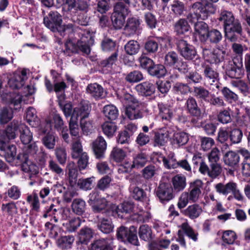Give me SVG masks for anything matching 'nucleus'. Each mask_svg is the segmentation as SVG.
Listing matches in <instances>:
<instances>
[{"mask_svg": "<svg viewBox=\"0 0 250 250\" xmlns=\"http://www.w3.org/2000/svg\"><path fill=\"white\" fill-rule=\"evenodd\" d=\"M72 158H77L81 153H84L80 138L73 139L71 145Z\"/></svg>", "mask_w": 250, "mask_h": 250, "instance_id": "49530a36", "label": "nucleus"}, {"mask_svg": "<svg viewBox=\"0 0 250 250\" xmlns=\"http://www.w3.org/2000/svg\"><path fill=\"white\" fill-rule=\"evenodd\" d=\"M234 183V182L232 181L229 182L226 184L219 183L214 186V188L219 194L226 196L231 193Z\"/></svg>", "mask_w": 250, "mask_h": 250, "instance_id": "2f4dec72", "label": "nucleus"}, {"mask_svg": "<svg viewBox=\"0 0 250 250\" xmlns=\"http://www.w3.org/2000/svg\"><path fill=\"white\" fill-rule=\"evenodd\" d=\"M221 92L226 101L229 103H236L239 100L238 95L227 87H224Z\"/></svg>", "mask_w": 250, "mask_h": 250, "instance_id": "a19ab883", "label": "nucleus"}, {"mask_svg": "<svg viewBox=\"0 0 250 250\" xmlns=\"http://www.w3.org/2000/svg\"><path fill=\"white\" fill-rule=\"evenodd\" d=\"M158 106L159 115L163 121L171 122L174 116L175 109L170 105L163 103H159Z\"/></svg>", "mask_w": 250, "mask_h": 250, "instance_id": "6ab92c4d", "label": "nucleus"}, {"mask_svg": "<svg viewBox=\"0 0 250 250\" xmlns=\"http://www.w3.org/2000/svg\"><path fill=\"white\" fill-rule=\"evenodd\" d=\"M124 49L127 54L132 56L138 53L140 46L136 41L130 40L125 44Z\"/></svg>", "mask_w": 250, "mask_h": 250, "instance_id": "58836bf2", "label": "nucleus"}, {"mask_svg": "<svg viewBox=\"0 0 250 250\" xmlns=\"http://www.w3.org/2000/svg\"><path fill=\"white\" fill-rule=\"evenodd\" d=\"M139 236L141 239L145 241H150L151 239L152 231L147 225H143L140 227Z\"/></svg>", "mask_w": 250, "mask_h": 250, "instance_id": "de8ad7c7", "label": "nucleus"}, {"mask_svg": "<svg viewBox=\"0 0 250 250\" xmlns=\"http://www.w3.org/2000/svg\"><path fill=\"white\" fill-rule=\"evenodd\" d=\"M135 89L139 95L149 96L154 93L155 87L152 83L146 81L137 84L135 86Z\"/></svg>", "mask_w": 250, "mask_h": 250, "instance_id": "412c9836", "label": "nucleus"}, {"mask_svg": "<svg viewBox=\"0 0 250 250\" xmlns=\"http://www.w3.org/2000/svg\"><path fill=\"white\" fill-rule=\"evenodd\" d=\"M222 34L220 31L212 29L208 30L206 38L202 42H206L208 40L211 43L217 44L222 40Z\"/></svg>", "mask_w": 250, "mask_h": 250, "instance_id": "c85d7f7f", "label": "nucleus"}, {"mask_svg": "<svg viewBox=\"0 0 250 250\" xmlns=\"http://www.w3.org/2000/svg\"><path fill=\"white\" fill-rule=\"evenodd\" d=\"M103 112L105 117L111 121L117 119L119 115L118 109L112 104L105 105L103 108Z\"/></svg>", "mask_w": 250, "mask_h": 250, "instance_id": "7c9ffc66", "label": "nucleus"}, {"mask_svg": "<svg viewBox=\"0 0 250 250\" xmlns=\"http://www.w3.org/2000/svg\"><path fill=\"white\" fill-rule=\"evenodd\" d=\"M192 12L187 16L189 22L194 25L199 20H205L215 13L216 7L207 0H201L194 2L191 6Z\"/></svg>", "mask_w": 250, "mask_h": 250, "instance_id": "f03ea898", "label": "nucleus"}, {"mask_svg": "<svg viewBox=\"0 0 250 250\" xmlns=\"http://www.w3.org/2000/svg\"><path fill=\"white\" fill-rule=\"evenodd\" d=\"M144 79L143 73L138 70L130 72L125 77V80L131 83H137Z\"/></svg>", "mask_w": 250, "mask_h": 250, "instance_id": "680f3d73", "label": "nucleus"}, {"mask_svg": "<svg viewBox=\"0 0 250 250\" xmlns=\"http://www.w3.org/2000/svg\"><path fill=\"white\" fill-rule=\"evenodd\" d=\"M77 33L80 39L76 44L71 40L67 41L64 44L63 52L67 56L79 53L80 51L88 55L91 51L90 46L94 44V36L89 31L79 29Z\"/></svg>", "mask_w": 250, "mask_h": 250, "instance_id": "f257e3e1", "label": "nucleus"}, {"mask_svg": "<svg viewBox=\"0 0 250 250\" xmlns=\"http://www.w3.org/2000/svg\"><path fill=\"white\" fill-rule=\"evenodd\" d=\"M98 229L103 233L108 234L112 232L114 229V225L110 219L103 218L98 222Z\"/></svg>", "mask_w": 250, "mask_h": 250, "instance_id": "cd10ccee", "label": "nucleus"}, {"mask_svg": "<svg viewBox=\"0 0 250 250\" xmlns=\"http://www.w3.org/2000/svg\"><path fill=\"white\" fill-rule=\"evenodd\" d=\"M30 71L27 68H19L17 78V89L22 87L28 80Z\"/></svg>", "mask_w": 250, "mask_h": 250, "instance_id": "72a5a7b5", "label": "nucleus"}, {"mask_svg": "<svg viewBox=\"0 0 250 250\" xmlns=\"http://www.w3.org/2000/svg\"><path fill=\"white\" fill-rule=\"evenodd\" d=\"M135 106L129 105L126 107L125 114L130 120L141 119L143 117V112Z\"/></svg>", "mask_w": 250, "mask_h": 250, "instance_id": "c9c22d12", "label": "nucleus"}, {"mask_svg": "<svg viewBox=\"0 0 250 250\" xmlns=\"http://www.w3.org/2000/svg\"><path fill=\"white\" fill-rule=\"evenodd\" d=\"M16 155V146L11 145L8 146L4 149V157L7 162L9 163H14L15 160Z\"/></svg>", "mask_w": 250, "mask_h": 250, "instance_id": "bf43d9fd", "label": "nucleus"}, {"mask_svg": "<svg viewBox=\"0 0 250 250\" xmlns=\"http://www.w3.org/2000/svg\"><path fill=\"white\" fill-rule=\"evenodd\" d=\"M28 153L26 151L23 154H19L17 156V159L20 160L22 163L21 165V168L22 170L25 172H29L30 170V166L31 163L28 161Z\"/></svg>", "mask_w": 250, "mask_h": 250, "instance_id": "0e129e2a", "label": "nucleus"}, {"mask_svg": "<svg viewBox=\"0 0 250 250\" xmlns=\"http://www.w3.org/2000/svg\"><path fill=\"white\" fill-rule=\"evenodd\" d=\"M17 132L21 143L26 146L25 151L31 154L35 153L38 150V147L35 143L29 144L32 140L33 135L29 128L25 125L21 124L17 126Z\"/></svg>", "mask_w": 250, "mask_h": 250, "instance_id": "20e7f679", "label": "nucleus"}, {"mask_svg": "<svg viewBox=\"0 0 250 250\" xmlns=\"http://www.w3.org/2000/svg\"><path fill=\"white\" fill-rule=\"evenodd\" d=\"M79 235L81 243L86 244L93 237V232L90 228L84 227L80 230Z\"/></svg>", "mask_w": 250, "mask_h": 250, "instance_id": "a18cd8bd", "label": "nucleus"}, {"mask_svg": "<svg viewBox=\"0 0 250 250\" xmlns=\"http://www.w3.org/2000/svg\"><path fill=\"white\" fill-rule=\"evenodd\" d=\"M130 191L132 198L136 200L142 201L146 197L144 190L138 187L130 188Z\"/></svg>", "mask_w": 250, "mask_h": 250, "instance_id": "774afa93", "label": "nucleus"}, {"mask_svg": "<svg viewBox=\"0 0 250 250\" xmlns=\"http://www.w3.org/2000/svg\"><path fill=\"white\" fill-rule=\"evenodd\" d=\"M129 12V5L120 1L115 4L113 13L126 17Z\"/></svg>", "mask_w": 250, "mask_h": 250, "instance_id": "37998d69", "label": "nucleus"}, {"mask_svg": "<svg viewBox=\"0 0 250 250\" xmlns=\"http://www.w3.org/2000/svg\"><path fill=\"white\" fill-rule=\"evenodd\" d=\"M113 243L111 237L100 239L91 244V250H112Z\"/></svg>", "mask_w": 250, "mask_h": 250, "instance_id": "aec40b11", "label": "nucleus"}, {"mask_svg": "<svg viewBox=\"0 0 250 250\" xmlns=\"http://www.w3.org/2000/svg\"><path fill=\"white\" fill-rule=\"evenodd\" d=\"M177 46L181 55L186 60H191L197 55L195 47L184 40H179Z\"/></svg>", "mask_w": 250, "mask_h": 250, "instance_id": "1a4fd4ad", "label": "nucleus"}, {"mask_svg": "<svg viewBox=\"0 0 250 250\" xmlns=\"http://www.w3.org/2000/svg\"><path fill=\"white\" fill-rule=\"evenodd\" d=\"M201 169L202 174H207L212 179L216 178L221 174L222 171V167L218 163H210L209 167H208L206 164H204Z\"/></svg>", "mask_w": 250, "mask_h": 250, "instance_id": "2eb2a0df", "label": "nucleus"}, {"mask_svg": "<svg viewBox=\"0 0 250 250\" xmlns=\"http://www.w3.org/2000/svg\"><path fill=\"white\" fill-rule=\"evenodd\" d=\"M71 208L73 211L76 214L79 215H83L85 211V202L80 198L75 199L73 201Z\"/></svg>", "mask_w": 250, "mask_h": 250, "instance_id": "473e14b6", "label": "nucleus"}, {"mask_svg": "<svg viewBox=\"0 0 250 250\" xmlns=\"http://www.w3.org/2000/svg\"><path fill=\"white\" fill-rule=\"evenodd\" d=\"M188 141V134L184 132H176L174 133L173 137V142L177 144L178 146H183L185 145Z\"/></svg>", "mask_w": 250, "mask_h": 250, "instance_id": "052dcab7", "label": "nucleus"}, {"mask_svg": "<svg viewBox=\"0 0 250 250\" xmlns=\"http://www.w3.org/2000/svg\"><path fill=\"white\" fill-rule=\"evenodd\" d=\"M102 129L104 134L108 137L113 136L117 130V126L113 122H105L102 125Z\"/></svg>", "mask_w": 250, "mask_h": 250, "instance_id": "6e6d98bb", "label": "nucleus"}, {"mask_svg": "<svg viewBox=\"0 0 250 250\" xmlns=\"http://www.w3.org/2000/svg\"><path fill=\"white\" fill-rule=\"evenodd\" d=\"M185 107L188 113L191 116L200 118L202 116V110L198 106L197 103L194 98L190 96L187 100Z\"/></svg>", "mask_w": 250, "mask_h": 250, "instance_id": "a211bd4d", "label": "nucleus"}, {"mask_svg": "<svg viewBox=\"0 0 250 250\" xmlns=\"http://www.w3.org/2000/svg\"><path fill=\"white\" fill-rule=\"evenodd\" d=\"M126 17L120 15L113 13L111 16V20L113 26L116 29H120L124 26Z\"/></svg>", "mask_w": 250, "mask_h": 250, "instance_id": "5fc2aeb1", "label": "nucleus"}, {"mask_svg": "<svg viewBox=\"0 0 250 250\" xmlns=\"http://www.w3.org/2000/svg\"><path fill=\"white\" fill-rule=\"evenodd\" d=\"M202 54L207 61L211 63L218 64L223 62L228 55L227 45H218L213 50L206 47L203 48Z\"/></svg>", "mask_w": 250, "mask_h": 250, "instance_id": "7ed1b4c3", "label": "nucleus"}, {"mask_svg": "<svg viewBox=\"0 0 250 250\" xmlns=\"http://www.w3.org/2000/svg\"><path fill=\"white\" fill-rule=\"evenodd\" d=\"M195 31L199 35L201 41H203L206 38V36L208 31V25L204 21H200L196 23L194 25Z\"/></svg>", "mask_w": 250, "mask_h": 250, "instance_id": "4c0bfd02", "label": "nucleus"}, {"mask_svg": "<svg viewBox=\"0 0 250 250\" xmlns=\"http://www.w3.org/2000/svg\"><path fill=\"white\" fill-rule=\"evenodd\" d=\"M27 201L30 204L32 209L38 212L40 209V202L39 197L36 193H33L27 196Z\"/></svg>", "mask_w": 250, "mask_h": 250, "instance_id": "69168bd1", "label": "nucleus"}, {"mask_svg": "<svg viewBox=\"0 0 250 250\" xmlns=\"http://www.w3.org/2000/svg\"><path fill=\"white\" fill-rule=\"evenodd\" d=\"M25 118L27 122L32 126L37 125L40 123V119L36 115V110L32 107H29L27 109Z\"/></svg>", "mask_w": 250, "mask_h": 250, "instance_id": "79ce46f5", "label": "nucleus"}, {"mask_svg": "<svg viewBox=\"0 0 250 250\" xmlns=\"http://www.w3.org/2000/svg\"><path fill=\"white\" fill-rule=\"evenodd\" d=\"M137 233V228L133 226L129 228L121 226L117 229L116 236L117 239L122 242L138 246L139 242Z\"/></svg>", "mask_w": 250, "mask_h": 250, "instance_id": "39448f33", "label": "nucleus"}, {"mask_svg": "<svg viewBox=\"0 0 250 250\" xmlns=\"http://www.w3.org/2000/svg\"><path fill=\"white\" fill-rule=\"evenodd\" d=\"M77 121L78 120L76 118L71 117L69 127L71 135L75 137L76 138H80V129Z\"/></svg>", "mask_w": 250, "mask_h": 250, "instance_id": "e2e57ef3", "label": "nucleus"}, {"mask_svg": "<svg viewBox=\"0 0 250 250\" xmlns=\"http://www.w3.org/2000/svg\"><path fill=\"white\" fill-rule=\"evenodd\" d=\"M86 92L92 97L98 100L104 97V90L103 87L97 83H90L88 84L86 88Z\"/></svg>", "mask_w": 250, "mask_h": 250, "instance_id": "4be33fe9", "label": "nucleus"}, {"mask_svg": "<svg viewBox=\"0 0 250 250\" xmlns=\"http://www.w3.org/2000/svg\"><path fill=\"white\" fill-rule=\"evenodd\" d=\"M156 195L162 203L168 202L173 198V188L168 184H161L156 190Z\"/></svg>", "mask_w": 250, "mask_h": 250, "instance_id": "9b49d317", "label": "nucleus"}, {"mask_svg": "<svg viewBox=\"0 0 250 250\" xmlns=\"http://www.w3.org/2000/svg\"><path fill=\"white\" fill-rule=\"evenodd\" d=\"M121 101L126 107L134 105H136L137 106L139 104L138 100L129 93L124 94L121 97Z\"/></svg>", "mask_w": 250, "mask_h": 250, "instance_id": "338daca9", "label": "nucleus"}, {"mask_svg": "<svg viewBox=\"0 0 250 250\" xmlns=\"http://www.w3.org/2000/svg\"><path fill=\"white\" fill-rule=\"evenodd\" d=\"M201 207L196 204L189 206L183 211V214L191 219L197 218L202 212Z\"/></svg>", "mask_w": 250, "mask_h": 250, "instance_id": "b1692460", "label": "nucleus"}, {"mask_svg": "<svg viewBox=\"0 0 250 250\" xmlns=\"http://www.w3.org/2000/svg\"><path fill=\"white\" fill-rule=\"evenodd\" d=\"M170 10L175 16L179 17L186 11L185 5L179 0H174L170 4Z\"/></svg>", "mask_w": 250, "mask_h": 250, "instance_id": "f704fd0d", "label": "nucleus"}, {"mask_svg": "<svg viewBox=\"0 0 250 250\" xmlns=\"http://www.w3.org/2000/svg\"><path fill=\"white\" fill-rule=\"evenodd\" d=\"M101 48L103 51L106 52L117 50L116 42L108 38H105L102 40Z\"/></svg>", "mask_w": 250, "mask_h": 250, "instance_id": "8fccbe9b", "label": "nucleus"}, {"mask_svg": "<svg viewBox=\"0 0 250 250\" xmlns=\"http://www.w3.org/2000/svg\"><path fill=\"white\" fill-rule=\"evenodd\" d=\"M42 132L44 136L42 139V142L44 146L47 149L52 150L55 148L56 141L57 137L52 132H47V129H43Z\"/></svg>", "mask_w": 250, "mask_h": 250, "instance_id": "5701e85b", "label": "nucleus"}, {"mask_svg": "<svg viewBox=\"0 0 250 250\" xmlns=\"http://www.w3.org/2000/svg\"><path fill=\"white\" fill-rule=\"evenodd\" d=\"M194 96L198 99L207 102L211 93L206 88L202 86H194L193 90Z\"/></svg>", "mask_w": 250, "mask_h": 250, "instance_id": "c756f323", "label": "nucleus"}, {"mask_svg": "<svg viewBox=\"0 0 250 250\" xmlns=\"http://www.w3.org/2000/svg\"><path fill=\"white\" fill-rule=\"evenodd\" d=\"M126 157L125 152L121 148L114 147L110 153V158L116 162H121Z\"/></svg>", "mask_w": 250, "mask_h": 250, "instance_id": "864d4df0", "label": "nucleus"}, {"mask_svg": "<svg viewBox=\"0 0 250 250\" xmlns=\"http://www.w3.org/2000/svg\"><path fill=\"white\" fill-rule=\"evenodd\" d=\"M81 224V220L79 217L71 219L69 222L63 223L66 231L72 232L75 231Z\"/></svg>", "mask_w": 250, "mask_h": 250, "instance_id": "3c124183", "label": "nucleus"}, {"mask_svg": "<svg viewBox=\"0 0 250 250\" xmlns=\"http://www.w3.org/2000/svg\"><path fill=\"white\" fill-rule=\"evenodd\" d=\"M62 22V16L57 11H51L48 16L43 19V23L45 26L53 31L57 30Z\"/></svg>", "mask_w": 250, "mask_h": 250, "instance_id": "9d476101", "label": "nucleus"}, {"mask_svg": "<svg viewBox=\"0 0 250 250\" xmlns=\"http://www.w3.org/2000/svg\"><path fill=\"white\" fill-rule=\"evenodd\" d=\"M224 29L225 37L231 42H236L241 39L243 29L238 20L235 19L224 27Z\"/></svg>", "mask_w": 250, "mask_h": 250, "instance_id": "0eeeda50", "label": "nucleus"}, {"mask_svg": "<svg viewBox=\"0 0 250 250\" xmlns=\"http://www.w3.org/2000/svg\"><path fill=\"white\" fill-rule=\"evenodd\" d=\"M147 72L151 76L161 78L165 75L166 70L163 65L155 64L154 62L152 66L149 68Z\"/></svg>", "mask_w": 250, "mask_h": 250, "instance_id": "e433bc0d", "label": "nucleus"}, {"mask_svg": "<svg viewBox=\"0 0 250 250\" xmlns=\"http://www.w3.org/2000/svg\"><path fill=\"white\" fill-rule=\"evenodd\" d=\"M172 182L174 190L177 192L183 190L186 186V179L183 176L176 175L172 178Z\"/></svg>", "mask_w": 250, "mask_h": 250, "instance_id": "ea45409f", "label": "nucleus"}, {"mask_svg": "<svg viewBox=\"0 0 250 250\" xmlns=\"http://www.w3.org/2000/svg\"><path fill=\"white\" fill-rule=\"evenodd\" d=\"M231 85L237 88L244 96H248L250 94V87L248 83L244 80L237 78L230 82Z\"/></svg>", "mask_w": 250, "mask_h": 250, "instance_id": "393cba45", "label": "nucleus"}, {"mask_svg": "<svg viewBox=\"0 0 250 250\" xmlns=\"http://www.w3.org/2000/svg\"><path fill=\"white\" fill-rule=\"evenodd\" d=\"M203 75L210 85L214 86L217 89L220 88L219 74L217 71L207 65L204 67Z\"/></svg>", "mask_w": 250, "mask_h": 250, "instance_id": "ddd939ff", "label": "nucleus"}, {"mask_svg": "<svg viewBox=\"0 0 250 250\" xmlns=\"http://www.w3.org/2000/svg\"><path fill=\"white\" fill-rule=\"evenodd\" d=\"M189 26L188 21L184 19L178 20L174 24L175 31L178 34H183L188 31Z\"/></svg>", "mask_w": 250, "mask_h": 250, "instance_id": "603ef678", "label": "nucleus"}, {"mask_svg": "<svg viewBox=\"0 0 250 250\" xmlns=\"http://www.w3.org/2000/svg\"><path fill=\"white\" fill-rule=\"evenodd\" d=\"M223 160L224 163L230 167L236 166L240 161V157L238 153L233 151H229L225 153Z\"/></svg>", "mask_w": 250, "mask_h": 250, "instance_id": "bb28decb", "label": "nucleus"}, {"mask_svg": "<svg viewBox=\"0 0 250 250\" xmlns=\"http://www.w3.org/2000/svg\"><path fill=\"white\" fill-rule=\"evenodd\" d=\"M223 67L225 69L226 75L232 79L240 78L244 73L243 62L241 61L240 58L229 60L224 63Z\"/></svg>", "mask_w": 250, "mask_h": 250, "instance_id": "423d86ee", "label": "nucleus"}, {"mask_svg": "<svg viewBox=\"0 0 250 250\" xmlns=\"http://www.w3.org/2000/svg\"><path fill=\"white\" fill-rule=\"evenodd\" d=\"M106 146V143L102 136L98 137L93 142L92 148L96 158L101 159L104 157Z\"/></svg>", "mask_w": 250, "mask_h": 250, "instance_id": "f3484780", "label": "nucleus"}, {"mask_svg": "<svg viewBox=\"0 0 250 250\" xmlns=\"http://www.w3.org/2000/svg\"><path fill=\"white\" fill-rule=\"evenodd\" d=\"M91 107L87 101H82L74 108L71 117L78 120L79 117L81 119H86L88 117L91 111Z\"/></svg>", "mask_w": 250, "mask_h": 250, "instance_id": "f8f14e48", "label": "nucleus"}, {"mask_svg": "<svg viewBox=\"0 0 250 250\" xmlns=\"http://www.w3.org/2000/svg\"><path fill=\"white\" fill-rule=\"evenodd\" d=\"M178 55L175 52L171 51L168 52L165 56V63L169 66H176L177 63L179 61Z\"/></svg>", "mask_w": 250, "mask_h": 250, "instance_id": "13d9d810", "label": "nucleus"}, {"mask_svg": "<svg viewBox=\"0 0 250 250\" xmlns=\"http://www.w3.org/2000/svg\"><path fill=\"white\" fill-rule=\"evenodd\" d=\"M181 229H179L177 232V238L176 241L178 242L181 246L186 247V243L184 238V233L190 239L194 242L198 240V233L195 231L188 224V222H184L179 227Z\"/></svg>", "mask_w": 250, "mask_h": 250, "instance_id": "6e6552de", "label": "nucleus"}, {"mask_svg": "<svg viewBox=\"0 0 250 250\" xmlns=\"http://www.w3.org/2000/svg\"><path fill=\"white\" fill-rule=\"evenodd\" d=\"M203 186V183L200 180H196L189 184L187 193L191 199V202L194 203L198 201L201 194Z\"/></svg>", "mask_w": 250, "mask_h": 250, "instance_id": "4468645a", "label": "nucleus"}, {"mask_svg": "<svg viewBox=\"0 0 250 250\" xmlns=\"http://www.w3.org/2000/svg\"><path fill=\"white\" fill-rule=\"evenodd\" d=\"M169 132L167 130H160L155 133L154 146H164L168 141Z\"/></svg>", "mask_w": 250, "mask_h": 250, "instance_id": "a878e982", "label": "nucleus"}, {"mask_svg": "<svg viewBox=\"0 0 250 250\" xmlns=\"http://www.w3.org/2000/svg\"><path fill=\"white\" fill-rule=\"evenodd\" d=\"M140 22L136 18H128L124 28V34L126 36H131L136 34L139 29Z\"/></svg>", "mask_w": 250, "mask_h": 250, "instance_id": "dca6fc26", "label": "nucleus"}, {"mask_svg": "<svg viewBox=\"0 0 250 250\" xmlns=\"http://www.w3.org/2000/svg\"><path fill=\"white\" fill-rule=\"evenodd\" d=\"M235 19L233 14L231 12L226 10L222 11L218 18V20L222 23L223 27L233 21Z\"/></svg>", "mask_w": 250, "mask_h": 250, "instance_id": "09e8293b", "label": "nucleus"}, {"mask_svg": "<svg viewBox=\"0 0 250 250\" xmlns=\"http://www.w3.org/2000/svg\"><path fill=\"white\" fill-rule=\"evenodd\" d=\"M207 102L210 105L216 107H221L226 105V103L223 98L221 97H217L214 94H210Z\"/></svg>", "mask_w": 250, "mask_h": 250, "instance_id": "4d7b16f0", "label": "nucleus"}, {"mask_svg": "<svg viewBox=\"0 0 250 250\" xmlns=\"http://www.w3.org/2000/svg\"><path fill=\"white\" fill-rule=\"evenodd\" d=\"M74 240V237L72 235L62 236L58 239L57 242V245L62 249H69L71 247Z\"/></svg>", "mask_w": 250, "mask_h": 250, "instance_id": "c03bdc74", "label": "nucleus"}]
</instances>
